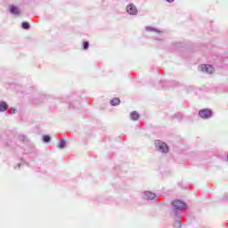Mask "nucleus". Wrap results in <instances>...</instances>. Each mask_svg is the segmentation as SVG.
Returning <instances> with one entry per match:
<instances>
[{
	"instance_id": "nucleus-1",
	"label": "nucleus",
	"mask_w": 228,
	"mask_h": 228,
	"mask_svg": "<svg viewBox=\"0 0 228 228\" xmlns=\"http://www.w3.org/2000/svg\"><path fill=\"white\" fill-rule=\"evenodd\" d=\"M200 69L202 72H207V74H213V72H215V68L208 64H201Z\"/></svg>"
},
{
	"instance_id": "nucleus-2",
	"label": "nucleus",
	"mask_w": 228,
	"mask_h": 228,
	"mask_svg": "<svg viewBox=\"0 0 228 228\" xmlns=\"http://www.w3.org/2000/svg\"><path fill=\"white\" fill-rule=\"evenodd\" d=\"M212 115L213 113L211 112V110H209V109H203V110H200L199 112V116L201 118H211Z\"/></svg>"
},
{
	"instance_id": "nucleus-3",
	"label": "nucleus",
	"mask_w": 228,
	"mask_h": 228,
	"mask_svg": "<svg viewBox=\"0 0 228 228\" xmlns=\"http://www.w3.org/2000/svg\"><path fill=\"white\" fill-rule=\"evenodd\" d=\"M172 206H174L175 209H183L185 206L186 203H184L183 201H181L179 200H175L172 202Z\"/></svg>"
},
{
	"instance_id": "nucleus-4",
	"label": "nucleus",
	"mask_w": 228,
	"mask_h": 228,
	"mask_svg": "<svg viewBox=\"0 0 228 228\" xmlns=\"http://www.w3.org/2000/svg\"><path fill=\"white\" fill-rule=\"evenodd\" d=\"M126 12L130 15H136V13H138V10L136 9V6H134L133 4H128L126 6Z\"/></svg>"
},
{
	"instance_id": "nucleus-5",
	"label": "nucleus",
	"mask_w": 228,
	"mask_h": 228,
	"mask_svg": "<svg viewBox=\"0 0 228 228\" xmlns=\"http://www.w3.org/2000/svg\"><path fill=\"white\" fill-rule=\"evenodd\" d=\"M159 151H161V152H168V145H167V143L165 142H159Z\"/></svg>"
},
{
	"instance_id": "nucleus-6",
	"label": "nucleus",
	"mask_w": 228,
	"mask_h": 228,
	"mask_svg": "<svg viewBox=\"0 0 228 228\" xmlns=\"http://www.w3.org/2000/svg\"><path fill=\"white\" fill-rule=\"evenodd\" d=\"M144 197H146L148 200H154V199H156V194L151 191H145Z\"/></svg>"
},
{
	"instance_id": "nucleus-7",
	"label": "nucleus",
	"mask_w": 228,
	"mask_h": 228,
	"mask_svg": "<svg viewBox=\"0 0 228 228\" xmlns=\"http://www.w3.org/2000/svg\"><path fill=\"white\" fill-rule=\"evenodd\" d=\"M10 12H11V13H14V15H19V13H20L19 8H17L14 5L10 6Z\"/></svg>"
},
{
	"instance_id": "nucleus-8",
	"label": "nucleus",
	"mask_w": 228,
	"mask_h": 228,
	"mask_svg": "<svg viewBox=\"0 0 228 228\" xmlns=\"http://www.w3.org/2000/svg\"><path fill=\"white\" fill-rule=\"evenodd\" d=\"M111 106H118L120 104V99L118 98H113L110 100Z\"/></svg>"
},
{
	"instance_id": "nucleus-9",
	"label": "nucleus",
	"mask_w": 228,
	"mask_h": 228,
	"mask_svg": "<svg viewBox=\"0 0 228 228\" xmlns=\"http://www.w3.org/2000/svg\"><path fill=\"white\" fill-rule=\"evenodd\" d=\"M130 118L131 120H138V118H140V115L138 114V112L134 111L130 114Z\"/></svg>"
},
{
	"instance_id": "nucleus-10",
	"label": "nucleus",
	"mask_w": 228,
	"mask_h": 228,
	"mask_svg": "<svg viewBox=\"0 0 228 228\" xmlns=\"http://www.w3.org/2000/svg\"><path fill=\"white\" fill-rule=\"evenodd\" d=\"M8 110V104L4 102H0V111H6Z\"/></svg>"
},
{
	"instance_id": "nucleus-11",
	"label": "nucleus",
	"mask_w": 228,
	"mask_h": 228,
	"mask_svg": "<svg viewBox=\"0 0 228 228\" xmlns=\"http://www.w3.org/2000/svg\"><path fill=\"white\" fill-rule=\"evenodd\" d=\"M65 143H66V142H65V140L60 141L59 143H58V148H59V149H64Z\"/></svg>"
},
{
	"instance_id": "nucleus-12",
	"label": "nucleus",
	"mask_w": 228,
	"mask_h": 228,
	"mask_svg": "<svg viewBox=\"0 0 228 228\" xmlns=\"http://www.w3.org/2000/svg\"><path fill=\"white\" fill-rule=\"evenodd\" d=\"M43 140H44V142H45V143H47V142H51V136H49V135H44V136H43Z\"/></svg>"
},
{
	"instance_id": "nucleus-13",
	"label": "nucleus",
	"mask_w": 228,
	"mask_h": 228,
	"mask_svg": "<svg viewBox=\"0 0 228 228\" xmlns=\"http://www.w3.org/2000/svg\"><path fill=\"white\" fill-rule=\"evenodd\" d=\"M22 28H23V29H29V23L23 22L22 23Z\"/></svg>"
},
{
	"instance_id": "nucleus-14",
	"label": "nucleus",
	"mask_w": 228,
	"mask_h": 228,
	"mask_svg": "<svg viewBox=\"0 0 228 228\" xmlns=\"http://www.w3.org/2000/svg\"><path fill=\"white\" fill-rule=\"evenodd\" d=\"M83 46H84V49L86 51V49H88V47H89V43L87 41H85L83 43Z\"/></svg>"
},
{
	"instance_id": "nucleus-15",
	"label": "nucleus",
	"mask_w": 228,
	"mask_h": 228,
	"mask_svg": "<svg viewBox=\"0 0 228 228\" xmlns=\"http://www.w3.org/2000/svg\"><path fill=\"white\" fill-rule=\"evenodd\" d=\"M175 227H181V221L177 220L175 224Z\"/></svg>"
},
{
	"instance_id": "nucleus-16",
	"label": "nucleus",
	"mask_w": 228,
	"mask_h": 228,
	"mask_svg": "<svg viewBox=\"0 0 228 228\" xmlns=\"http://www.w3.org/2000/svg\"><path fill=\"white\" fill-rule=\"evenodd\" d=\"M167 3H174V0H167Z\"/></svg>"
},
{
	"instance_id": "nucleus-17",
	"label": "nucleus",
	"mask_w": 228,
	"mask_h": 228,
	"mask_svg": "<svg viewBox=\"0 0 228 228\" xmlns=\"http://www.w3.org/2000/svg\"><path fill=\"white\" fill-rule=\"evenodd\" d=\"M13 113H15V110H13Z\"/></svg>"
}]
</instances>
